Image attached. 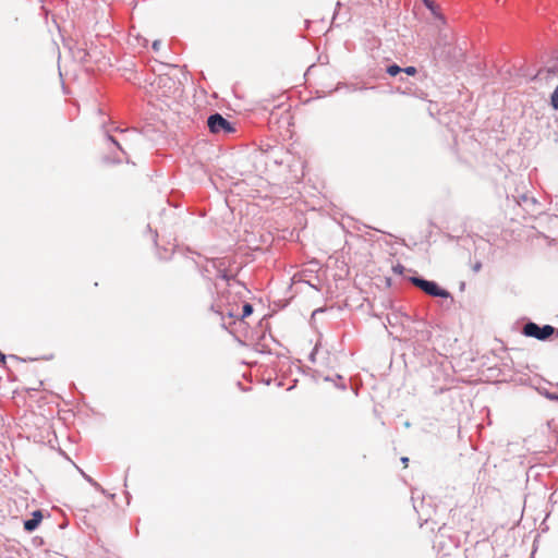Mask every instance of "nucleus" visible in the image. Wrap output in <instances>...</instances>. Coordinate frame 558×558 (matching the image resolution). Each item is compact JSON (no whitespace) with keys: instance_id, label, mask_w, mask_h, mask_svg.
I'll return each mask as SVG.
<instances>
[{"instance_id":"obj_10","label":"nucleus","mask_w":558,"mask_h":558,"mask_svg":"<svg viewBox=\"0 0 558 558\" xmlns=\"http://www.w3.org/2000/svg\"><path fill=\"white\" fill-rule=\"evenodd\" d=\"M422 2L424 3V5L433 13V15L438 19L439 21H441L442 23H445V17L441 13L438 12V8L437 5L434 3L433 0H422Z\"/></svg>"},{"instance_id":"obj_22","label":"nucleus","mask_w":558,"mask_h":558,"mask_svg":"<svg viewBox=\"0 0 558 558\" xmlns=\"http://www.w3.org/2000/svg\"><path fill=\"white\" fill-rule=\"evenodd\" d=\"M316 350H317V349L315 348V349L312 351V353L310 354V360H311L312 362H314V361H315V353H316Z\"/></svg>"},{"instance_id":"obj_19","label":"nucleus","mask_w":558,"mask_h":558,"mask_svg":"<svg viewBox=\"0 0 558 558\" xmlns=\"http://www.w3.org/2000/svg\"><path fill=\"white\" fill-rule=\"evenodd\" d=\"M160 47H161V41H160V40H155V41L153 43V49H154L155 51H158V50L160 49Z\"/></svg>"},{"instance_id":"obj_7","label":"nucleus","mask_w":558,"mask_h":558,"mask_svg":"<svg viewBox=\"0 0 558 558\" xmlns=\"http://www.w3.org/2000/svg\"><path fill=\"white\" fill-rule=\"evenodd\" d=\"M209 266H211L216 270L215 277L217 279H221L229 283L231 279H233L232 275H229L226 268V260L225 259H215L211 260Z\"/></svg>"},{"instance_id":"obj_26","label":"nucleus","mask_w":558,"mask_h":558,"mask_svg":"<svg viewBox=\"0 0 558 558\" xmlns=\"http://www.w3.org/2000/svg\"><path fill=\"white\" fill-rule=\"evenodd\" d=\"M294 383H296V380H294ZM294 386H295V384H293L292 386H290V387L288 388V390H292V389L294 388Z\"/></svg>"},{"instance_id":"obj_8","label":"nucleus","mask_w":558,"mask_h":558,"mask_svg":"<svg viewBox=\"0 0 558 558\" xmlns=\"http://www.w3.org/2000/svg\"><path fill=\"white\" fill-rule=\"evenodd\" d=\"M43 520V512L40 510H35L32 513V518L24 521V530L27 532L35 531Z\"/></svg>"},{"instance_id":"obj_16","label":"nucleus","mask_w":558,"mask_h":558,"mask_svg":"<svg viewBox=\"0 0 558 558\" xmlns=\"http://www.w3.org/2000/svg\"><path fill=\"white\" fill-rule=\"evenodd\" d=\"M402 72H404L408 75H414V74H416L417 70L415 66H407V68H402Z\"/></svg>"},{"instance_id":"obj_6","label":"nucleus","mask_w":558,"mask_h":558,"mask_svg":"<svg viewBox=\"0 0 558 558\" xmlns=\"http://www.w3.org/2000/svg\"><path fill=\"white\" fill-rule=\"evenodd\" d=\"M72 58L80 63H88L93 60V53L85 46L75 44L70 47Z\"/></svg>"},{"instance_id":"obj_12","label":"nucleus","mask_w":558,"mask_h":558,"mask_svg":"<svg viewBox=\"0 0 558 558\" xmlns=\"http://www.w3.org/2000/svg\"><path fill=\"white\" fill-rule=\"evenodd\" d=\"M386 72L390 76H396L402 72V68L399 66L397 63H391L386 68Z\"/></svg>"},{"instance_id":"obj_11","label":"nucleus","mask_w":558,"mask_h":558,"mask_svg":"<svg viewBox=\"0 0 558 558\" xmlns=\"http://www.w3.org/2000/svg\"><path fill=\"white\" fill-rule=\"evenodd\" d=\"M77 471L82 474L85 481H87L95 489L105 494V489L101 487V485L96 482L93 477H90L88 474H86L82 469L76 466Z\"/></svg>"},{"instance_id":"obj_23","label":"nucleus","mask_w":558,"mask_h":558,"mask_svg":"<svg viewBox=\"0 0 558 558\" xmlns=\"http://www.w3.org/2000/svg\"><path fill=\"white\" fill-rule=\"evenodd\" d=\"M384 306H385L386 308H388V307H389V308H390V307H392V301H391V300H388V301H387V304H384Z\"/></svg>"},{"instance_id":"obj_17","label":"nucleus","mask_w":558,"mask_h":558,"mask_svg":"<svg viewBox=\"0 0 558 558\" xmlns=\"http://www.w3.org/2000/svg\"><path fill=\"white\" fill-rule=\"evenodd\" d=\"M392 269H393V271H395L396 274H399V275H402V274H403V271L405 270L404 266H403V265H401V264H397L396 266H393V268H392Z\"/></svg>"},{"instance_id":"obj_21","label":"nucleus","mask_w":558,"mask_h":558,"mask_svg":"<svg viewBox=\"0 0 558 558\" xmlns=\"http://www.w3.org/2000/svg\"><path fill=\"white\" fill-rule=\"evenodd\" d=\"M5 359H7V357H5V355H4L2 352H0V363H1L2 365H4V364H5Z\"/></svg>"},{"instance_id":"obj_14","label":"nucleus","mask_w":558,"mask_h":558,"mask_svg":"<svg viewBox=\"0 0 558 558\" xmlns=\"http://www.w3.org/2000/svg\"><path fill=\"white\" fill-rule=\"evenodd\" d=\"M550 105L555 110H558V85L550 96Z\"/></svg>"},{"instance_id":"obj_1","label":"nucleus","mask_w":558,"mask_h":558,"mask_svg":"<svg viewBox=\"0 0 558 558\" xmlns=\"http://www.w3.org/2000/svg\"><path fill=\"white\" fill-rule=\"evenodd\" d=\"M229 298L230 296L226 295L225 292H221V295L218 296V300L211 304L210 310L220 315L222 319H225L226 316L229 318L244 319L245 317L252 315L253 305L251 303L245 302L240 311L239 304H231Z\"/></svg>"},{"instance_id":"obj_9","label":"nucleus","mask_w":558,"mask_h":558,"mask_svg":"<svg viewBox=\"0 0 558 558\" xmlns=\"http://www.w3.org/2000/svg\"><path fill=\"white\" fill-rule=\"evenodd\" d=\"M518 205L523 206L525 210H530L532 206L536 205V199L527 194H520L515 197Z\"/></svg>"},{"instance_id":"obj_27","label":"nucleus","mask_w":558,"mask_h":558,"mask_svg":"<svg viewBox=\"0 0 558 558\" xmlns=\"http://www.w3.org/2000/svg\"><path fill=\"white\" fill-rule=\"evenodd\" d=\"M129 472V470L126 471V473ZM128 476V474L125 475ZM126 481H128V477H124V484L126 485Z\"/></svg>"},{"instance_id":"obj_5","label":"nucleus","mask_w":558,"mask_h":558,"mask_svg":"<svg viewBox=\"0 0 558 558\" xmlns=\"http://www.w3.org/2000/svg\"><path fill=\"white\" fill-rule=\"evenodd\" d=\"M207 125L211 133H231L234 131L232 123L218 112L208 117Z\"/></svg>"},{"instance_id":"obj_24","label":"nucleus","mask_w":558,"mask_h":558,"mask_svg":"<svg viewBox=\"0 0 558 558\" xmlns=\"http://www.w3.org/2000/svg\"><path fill=\"white\" fill-rule=\"evenodd\" d=\"M401 462H402L404 465H407V464H408V462H409V458H408V457H402V458H401Z\"/></svg>"},{"instance_id":"obj_4","label":"nucleus","mask_w":558,"mask_h":558,"mask_svg":"<svg viewBox=\"0 0 558 558\" xmlns=\"http://www.w3.org/2000/svg\"><path fill=\"white\" fill-rule=\"evenodd\" d=\"M525 337L535 338L541 341H546L554 335H558V329L551 325L539 326L534 322H527L522 329Z\"/></svg>"},{"instance_id":"obj_18","label":"nucleus","mask_w":558,"mask_h":558,"mask_svg":"<svg viewBox=\"0 0 558 558\" xmlns=\"http://www.w3.org/2000/svg\"><path fill=\"white\" fill-rule=\"evenodd\" d=\"M546 398L553 401H558V393L556 392H546Z\"/></svg>"},{"instance_id":"obj_20","label":"nucleus","mask_w":558,"mask_h":558,"mask_svg":"<svg viewBox=\"0 0 558 558\" xmlns=\"http://www.w3.org/2000/svg\"><path fill=\"white\" fill-rule=\"evenodd\" d=\"M481 268H482V263H481V262H477V263H475V264H474V266H473V271L477 272V271H480V270H481Z\"/></svg>"},{"instance_id":"obj_2","label":"nucleus","mask_w":558,"mask_h":558,"mask_svg":"<svg viewBox=\"0 0 558 558\" xmlns=\"http://www.w3.org/2000/svg\"><path fill=\"white\" fill-rule=\"evenodd\" d=\"M433 57L435 60L452 63L458 58L457 47L452 44L451 37L447 32H440L433 47Z\"/></svg>"},{"instance_id":"obj_13","label":"nucleus","mask_w":558,"mask_h":558,"mask_svg":"<svg viewBox=\"0 0 558 558\" xmlns=\"http://www.w3.org/2000/svg\"><path fill=\"white\" fill-rule=\"evenodd\" d=\"M335 386L340 389V390H347V384L344 383V378L343 376L337 374L335 377H333V381Z\"/></svg>"},{"instance_id":"obj_28","label":"nucleus","mask_w":558,"mask_h":558,"mask_svg":"<svg viewBox=\"0 0 558 558\" xmlns=\"http://www.w3.org/2000/svg\"><path fill=\"white\" fill-rule=\"evenodd\" d=\"M235 319H236V318H232L231 324H234V323H235Z\"/></svg>"},{"instance_id":"obj_29","label":"nucleus","mask_w":558,"mask_h":558,"mask_svg":"<svg viewBox=\"0 0 558 558\" xmlns=\"http://www.w3.org/2000/svg\"><path fill=\"white\" fill-rule=\"evenodd\" d=\"M235 319H236V318H232L231 324H234V323H235Z\"/></svg>"},{"instance_id":"obj_3","label":"nucleus","mask_w":558,"mask_h":558,"mask_svg":"<svg viewBox=\"0 0 558 558\" xmlns=\"http://www.w3.org/2000/svg\"><path fill=\"white\" fill-rule=\"evenodd\" d=\"M409 281L429 296L453 300L451 293L441 288L436 281L420 276H412Z\"/></svg>"},{"instance_id":"obj_25","label":"nucleus","mask_w":558,"mask_h":558,"mask_svg":"<svg viewBox=\"0 0 558 558\" xmlns=\"http://www.w3.org/2000/svg\"><path fill=\"white\" fill-rule=\"evenodd\" d=\"M324 380H325V381H331V383H332V381H333V377H331V376H325V377H324Z\"/></svg>"},{"instance_id":"obj_15","label":"nucleus","mask_w":558,"mask_h":558,"mask_svg":"<svg viewBox=\"0 0 558 558\" xmlns=\"http://www.w3.org/2000/svg\"><path fill=\"white\" fill-rule=\"evenodd\" d=\"M106 137L108 141H110L113 145L117 146V148L119 150H121L123 154H125V151L123 150V148L121 147V145L119 144V142L112 136L110 135L108 132H106Z\"/></svg>"}]
</instances>
